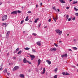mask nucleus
Listing matches in <instances>:
<instances>
[{
  "label": "nucleus",
  "instance_id": "1",
  "mask_svg": "<svg viewBox=\"0 0 78 78\" xmlns=\"http://www.w3.org/2000/svg\"><path fill=\"white\" fill-rule=\"evenodd\" d=\"M55 31L57 34H58L59 35H61L62 34V31H61L59 29L56 30Z\"/></svg>",
  "mask_w": 78,
  "mask_h": 78
},
{
  "label": "nucleus",
  "instance_id": "2",
  "mask_svg": "<svg viewBox=\"0 0 78 78\" xmlns=\"http://www.w3.org/2000/svg\"><path fill=\"white\" fill-rule=\"evenodd\" d=\"M7 18H8V16L7 15L4 16L2 18V21H5V20L7 19Z\"/></svg>",
  "mask_w": 78,
  "mask_h": 78
},
{
  "label": "nucleus",
  "instance_id": "3",
  "mask_svg": "<svg viewBox=\"0 0 78 78\" xmlns=\"http://www.w3.org/2000/svg\"><path fill=\"white\" fill-rule=\"evenodd\" d=\"M11 31H8L7 32L6 34V38H7V39H8V38H9V35Z\"/></svg>",
  "mask_w": 78,
  "mask_h": 78
},
{
  "label": "nucleus",
  "instance_id": "4",
  "mask_svg": "<svg viewBox=\"0 0 78 78\" xmlns=\"http://www.w3.org/2000/svg\"><path fill=\"white\" fill-rule=\"evenodd\" d=\"M19 67L18 66H16L13 69V71H15L16 70L19 69Z\"/></svg>",
  "mask_w": 78,
  "mask_h": 78
},
{
  "label": "nucleus",
  "instance_id": "5",
  "mask_svg": "<svg viewBox=\"0 0 78 78\" xmlns=\"http://www.w3.org/2000/svg\"><path fill=\"white\" fill-rule=\"evenodd\" d=\"M56 48H52L50 49V51H56Z\"/></svg>",
  "mask_w": 78,
  "mask_h": 78
},
{
  "label": "nucleus",
  "instance_id": "6",
  "mask_svg": "<svg viewBox=\"0 0 78 78\" xmlns=\"http://www.w3.org/2000/svg\"><path fill=\"white\" fill-rule=\"evenodd\" d=\"M38 64H37V66H39L40 64H41V60L40 59H39L38 60Z\"/></svg>",
  "mask_w": 78,
  "mask_h": 78
},
{
  "label": "nucleus",
  "instance_id": "7",
  "mask_svg": "<svg viewBox=\"0 0 78 78\" xmlns=\"http://www.w3.org/2000/svg\"><path fill=\"white\" fill-rule=\"evenodd\" d=\"M30 56L31 58V60H33L34 59V58H35V56L34 55H30Z\"/></svg>",
  "mask_w": 78,
  "mask_h": 78
},
{
  "label": "nucleus",
  "instance_id": "8",
  "mask_svg": "<svg viewBox=\"0 0 78 78\" xmlns=\"http://www.w3.org/2000/svg\"><path fill=\"white\" fill-rule=\"evenodd\" d=\"M11 14H17V11H13L11 13Z\"/></svg>",
  "mask_w": 78,
  "mask_h": 78
},
{
  "label": "nucleus",
  "instance_id": "9",
  "mask_svg": "<svg viewBox=\"0 0 78 78\" xmlns=\"http://www.w3.org/2000/svg\"><path fill=\"white\" fill-rule=\"evenodd\" d=\"M45 72V68H44L43 69V71L42 73H41V74L42 75H43V74H44Z\"/></svg>",
  "mask_w": 78,
  "mask_h": 78
},
{
  "label": "nucleus",
  "instance_id": "10",
  "mask_svg": "<svg viewBox=\"0 0 78 78\" xmlns=\"http://www.w3.org/2000/svg\"><path fill=\"white\" fill-rule=\"evenodd\" d=\"M23 62L24 63H27L28 62V61L26 60L25 58H24L23 60Z\"/></svg>",
  "mask_w": 78,
  "mask_h": 78
},
{
  "label": "nucleus",
  "instance_id": "11",
  "mask_svg": "<svg viewBox=\"0 0 78 78\" xmlns=\"http://www.w3.org/2000/svg\"><path fill=\"white\" fill-rule=\"evenodd\" d=\"M46 62H48V64L49 65H50L51 64V61L49 60H46Z\"/></svg>",
  "mask_w": 78,
  "mask_h": 78
},
{
  "label": "nucleus",
  "instance_id": "12",
  "mask_svg": "<svg viewBox=\"0 0 78 78\" xmlns=\"http://www.w3.org/2000/svg\"><path fill=\"white\" fill-rule=\"evenodd\" d=\"M3 72L4 73H7V72H8L7 69L6 68H5V69L4 70Z\"/></svg>",
  "mask_w": 78,
  "mask_h": 78
},
{
  "label": "nucleus",
  "instance_id": "13",
  "mask_svg": "<svg viewBox=\"0 0 78 78\" xmlns=\"http://www.w3.org/2000/svg\"><path fill=\"white\" fill-rule=\"evenodd\" d=\"M59 2H60L61 3H65V1L63 0H59Z\"/></svg>",
  "mask_w": 78,
  "mask_h": 78
},
{
  "label": "nucleus",
  "instance_id": "14",
  "mask_svg": "<svg viewBox=\"0 0 78 78\" xmlns=\"http://www.w3.org/2000/svg\"><path fill=\"white\" fill-rule=\"evenodd\" d=\"M37 45H39V46H40L41 45V43H40L39 41L37 42Z\"/></svg>",
  "mask_w": 78,
  "mask_h": 78
},
{
  "label": "nucleus",
  "instance_id": "15",
  "mask_svg": "<svg viewBox=\"0 0 78 78\" xmlns=\"http://www.w3.org/2000/svg\"><path fill=\"white\" fill-rule=\"evenodd\" d=\"M39 19L38 18H37L36 19H35L34 21V23H36L37 22V20H39Z\"/></svg>",
  "mask_w": 78,
  "mask_h": 78
},
{
  "label": "nucleus",
  "instance_id": "16",
  "mask_svg": "<svg viewBox=\"0 0 78 78\" xmlns=\"http://www.w3.org/2000/svg\"><path fill=\"white\" fill-rule=\"evenodd\" d=\"M29 20V19H28V16H27L26 17L25 20V21H28Z\"/></svg>",
  "mask_w": 78,
  "mask_h": 78
},
{
  "label": "nucleus",
  "instance_id": "17",
  "mask_svg": "<svg viewBox=\"0 0 78 78\" xmlns=\"http://www.w3.org/2000/svg\"><path fill=\"white\" fill-rule=\"evenodd\" d=\"M20 77H24V75L23 74H21L20 75Z\"/></svg>",
  "mask_w": 78,
  "mask_h": 78
},
{
  "label": "nucleus",
  "instance_id": "18",
  "mask_svg": "<svg viewBox=\"0 0 78 78\" xmlns=\"http://www.w3.org/2000/svg\"><path fill=\"white\" fill-rule=\"evenodd\" d=\"M22 51H19L18 53H17V55H19V54H21V53H22Z\"/></svg>",
  "mask_w": 78,
  "mask_h": 78
},
{
  "label": "nucleus",
  "instance_id": "19",
  "mask_svg": "<svg viewBox=\"0 0 78 78\" xmlns=\"http://www.w3.org/2000/svg\"><path fill=\"white\" fill-rule=\"evenodd\" d=\"M73 50H77V48H76V47H73Z\"/></svg>",
  "mask_w": 78,
  "mask_h": 78
},
{
  "label": "nucleus",
  "instance_id": "20",
  "mask_svg": "<svg viewBox=\"0 0 78 78\" xmlns=\"http://www.w3.org/2000/svg\"><path fill=\"white\" fill-rule=\"evenodd\" d=\"M30 48H28V47H27L26 48H24V50H28Z\"/></svg>",
  "mask_w": 78,
  "mask_h": 78
},
{
  "label": "nucleus",
  "instance_id": "21",
  "mask_svg": "<svg viewBox=\"0 0 78 78\" xmlns=\"http://www.w3.org/2000/svg\"><path fill=\"white\" fill-rule=\"evenodd\" d=\"M64 56L65 58H67V54H65L64 55Z\"/></svg>",
  "mask_w": 78,
  "mask_h": 78
},
{
  "label": "nucleus",
  "instance_id": "22",
  "mask_svg": "<svg viewBox=\"0 0 78 78\" xmlns=\"http://www.w3.org/2000/svg\"><path fill=\"white\" fill-rule=\"evenodd\" d=\"M52 9H54V10H55V11H56V7H55V6H54L52 8Z\"/></svg>",
  "mask_w": 78,
  "mask_h": 78
},
{
  "label": "nucleus",
  "instance_id": "23",
  "mask_svg": "<svg viewBox=\"0 0 78 78\" xmlns=\"http://www.w3.org/2000/svg\"><path fill=\"white\" fill-rule=\"evenodd\" d=\"M58 71V69L56 68L55 69V73H56L57 72V71Z\"/></svg>",
  "mask_w": 78,
  "mask_h": 78
},
{
  "label": "nucleus",
  "instance_id": "24",
  "mask_svg": "<svg viewBox=\"0 0 78 78\" xmlns=\"http://www.w3.org/2000/svg\"><path fill=\"white\" fill-rule=\"evenodd\" d=\"M32 35H33V36H37V34H35L34 33H33L32 34Z\"/></svg>",
  "mask_w": 78,
  "mask_h": 78
},
{
  "label": "nucleus",
  "instance_id": "25",
  "mask_svg": "<svg viewBox=\"0 0 78 78\" xmlns=\"http://www.w3.org/2000/svg\"><path fill=\"white\" fill-rule=\"evenodd\" d=\"M53 20H54V21L55 22H56V19H55V18L54 17H53Z\"/></svg>",
  "mask_w": 78,
  "mask_h": 78
},
{
  "label": "nucleus",
  "instance_id": "26",
  "mask_svg": "<svg viewBox=\"0 0 78 78\" xmlns=\"http://www.w3.org/2000/svg\"><path fill=\"white\" fill-rule=\"evenodd\" d=\"M77 3V1H74L73 3V4H76Z\"/></svg>",
  "mask_w": 78,
  "mask_h": 78
},
{
  "label": "nucleus",
  "instance_id": "27",
  "mask_svg": "<svg viewBox=\"0 0 78 78\" xmlns=\"http://www.w3.org/2000/svg\"><path fill=\"white\" fill-rule=\"evenodd\" d=\"M6 25V23H3L2 24V26H3L4 25Z\"/></svg>",
  "mask_w": 78,
  "mask_h": 78
},
{
  "label": "nucleus",
  "instance_id": "28",
  "mask_svg": "<svg viewBox=\"0 0 78 78\" xmlns=\"http://www.w3.org/2000/svg\"><path fill=\"white\" fill-rule=\"evenodd\" d=\"M57 76H58V75H55V76H54V78H57Z\"/></svg>",
  "mask_w": 78,
  "mask_h": 78
},
{
  "label": "nucleus",
  "instance_id": "29",
  "mask_svg": "<svg viewBox=\"0 0 78 78\" xmlns=\"http://www.w3.org/2000/svg\"><path fill=\"white\" fill-rule=\"evenodd\" d=\"M74 9H75V10L76 11H78V9H76V7H74Z\"/></svg>",
  "mask_w": 78,
  "mask_h": 78
},
{
  "label": "nucleus",
  "instance_id": "30",
  "mask_svg": "<svg viewBox=\"0 0 78 78\" xmlns=\"http://www.w3.org/2000/svg\"><path fill=\"white\" fill-rule=\"evenodd\" d=\"M24 22V21L23 20L21 21L20 24H22L23 23V22Z\"/></svg>",
  "mask_w": 78,
  "mask_h": 78
},
{
  "label": "nucleus",
  "instance_id": "31",
  "mask_svg": "<svg viewBox=\"0 0 78 78\" xmlns=\"http://www.w3.org/2000/svg\"><path fill=\"white\" fill-rule=\"evenodd\" d=\"M19 50V48H18L16 49V53H17V51Z\"/></svg>",
  "mask_w": 78,
  "mask_h": 78
},
{
  "label": "nucleus",
  "instance_id": "32",
  "mask_svg": "<svg viewBox=\"0 0 78 78\" xmlns=\"http://www.w3.org/2000/svg\"><path fill=\"white\" fill-rule=\"evenodd\" d=\"M17 12L18 14H20L21 12V11L20 10H18Z\"/></svg>",
  "mask_w": 78,
  "mask_h": 78
},
{
  "label": "nucleus",
  "instance_id": "33",
  "mask_svg": "<svg viewBox=\"0 0 78 78\" xmlns=\"http://www.w3.org/2000/svg\"><path fill=\"white\" fill-rule=\"evenodd\" d=\"M32 51L33 52H36V51H35L34 49H32Z\"/></svg>",
  "mask_w": 78,
  "mask_h": 78
},
{
  "label": "nucleus",
  "instance_id": "34",
  "mask_svg": "<svg viewBox=\"0 0 78 78\" xmlns=\"http://www.w3.org/2000/svg\"><path fill=\"white\" fill-rule=\"evenodd\" d=\"M41 24H38V28H39V27H41Z\"/></svg>",
  "mask_w": 78,
  "mask_h": 78
},
{
  "label": "nucleus",
  "instance_id": "35",
  "mask_svg": "<svg viewBox=\"0 0 78 78\" xmlns=\"http://www.w3.org/2000/svg\"><path fill=\"white\" fill-rule=\"evenodd\" d=\"M69 16L68 15H67L66 16V18H69Z\"/></svg>",
  "mask_w": 78,
  "mask_h": 78
},
{
  "label": "nucleus",
  "instance_id": "36",
  "mask_svg": "<svg viewBox=\"0 0 78 78\" xmlns=\"http://www.w3.org/2000/svg\"><path fill=\"white\" fill-rule=\"evenodd\" d=\"M51 19H49V20H48V22H51Z\"/></svg>",
  "mask_w": 78,
  "mask_h": 78
},
{
  "label": "nucleus",
  "instance_id": "37",
  "mask_svg": "<svg viewBox=\"0 0 78 78\" xmlns=\"http://www.w3.org/2000/svg\"><path fill=\"white\" fill-rule=\"evenodd\" d=\"M72 20H75V17H74L72 19Z\"/></svg>",
  "mask_w": 78,
  "mask_h": 78
},
{
  "label": "nucleus",
  "instance_id": "38",
  "mask_svg": "<svg viewBox=\"0 0 78 78\" xmlns=\"http://www.w3.org/2000/svg\"><path fill=\"white\" fill-rule=\"evenodd\" d=\"M62 74H63V75H66V73L64 72L62 73Z\"/></svg>",
  "mask_w": 78,
  "mask_h": 78
},
{
  "label": "nucleus",
  "instance_id": "39",
  "mask_svg": "<svg viewBox=\"0 0 78 78\" xmlns=\"http://www.w3.org/2000/svg\"><path fill=\"white\" fill-rule=\"evenodd\" d=\"M70 20H71V18H69L68 21H70Z\"/></svg>",
  "mask_w": 78,
  "mask_h": 78
},
{
  "label": "nucleus",
  "instance_id": "40",
  "mask_svg": "<svg viewBox=\"0 0 78 78\" xmlns=\"http://www.w3.org/2000/svg\"><path fill=\"white\" fill-rule=\"evenodd\" d=\"M61 57L62 58H63V57H64V55H61Z\"/></svg>",
  "mask_w": 78,
  "mask_h": 78
},
{
  "label": "nucleus",
  "instance_id": "41",
  "mask_svg": "<svg viewBox=\"0 0 78 78\" xmlns=\"http://www.w3.org/2000/svg\"><path fill=\"white\" fill-rule=\"evenodd\" d=\"M69 51H72V50L70 49H69Z\"/></svg>",
  "mask_w": 78,
  "mask_h": 78
},
{
  "label": "nucleus",
  "instance_id": "42",
  "mask_svg": "<svg viewBox=\"0 0 78 78\" xmlns=\"http://www.w3.org/2000/svg\"><path fill=\"white\" fill-rule=\"evenodd\" d=\"M27 62H28V64H31V62H30L27 61Z\"/></svg>",
  "mask_w": 78,
  "mask_h": 78
},
{
  "label": "nucleus",
  "instance_id": "43",
  "mask_svg": "<svg viewBox=\"0 0 78 78\" xmlns=\"http://www.w3.org/2000/svg\"><path fill=\"white\" fill-rule=\"evenodd\" d=\"M75 15L76 16H78V13H76L75 14Z\"/></svg>",
  "mask_w": 78,
  "mask_h": 78
},
{
  "label": "nucleus",
  "instance_id": "44",
  "mask_svg": "<svg viewBox=\"0 0 78 78\" xmlns=\"http://www.w3.org/2000/svg\"><path fill=\"white\" fill-rule=\"evenodd\" d=\"M55 45V46H56V47H58V45H57V44H54Z\"/></svg>",
  "mask_w": 78,
  "mask_h": 78
},
{
  "label": "nucleus",
  "instance_id": "45",
  "mask_svg": "<svg viewBox=\"0 0 78 78\" xmlns=\"http://www.w3.org/2000/svg\"><path fill=\"white\" fill-rule=\"evenodd\" d=\"M37 7H38V5L37 4L36 5V8H37Z\"/></svg>",
  "mask_w": 78,
  "mask_h": 78
},
{
  "label": "nucleus",
  "instance_id": "46",
  "mask_svg": "<svg viewBox=\"0 0 78 78\" xmlns=\"http://www.w3.org/2000/svg\"><path fill=\"white\" fill-rule=\"evenodd\" d=\"M65 74H66V75H69V73H65Z\"/></svg>",
  "mask_w": 78,
  "mask_h": 78
},
{
  "label": "nucleus",
  "instance_id": "47",
  "mask_svg": "<svg viewBox=\"0 0 78 78\" xmlns=\"http://www.w3.org/2000/svg\"><path fill=\"white\" fill-rule=\"evenodd\" d=\"M31 11H29L28 12V13H31Z\"/></svg>",
  "mask_w": 78,
  "mask_h": 78
},
{
  "label": "nucleus",
  "instance_id": "48",
  "mask_svg": "<svg viewBox=\"0 0 78 78\" xmlns=\"http://www.w3.org/2000/svg\"><path fill=\"white\" fill-rule=\"evenodd\" d=\"M3 70V68H0V70Z\"/></svg>",
  "mask_w": 78,
  "mask_h": 78
},
{
  "label": "nucleus",
  "instance_id": "49",
  "mask_svg": "<svg viewBox=\"0 0 78 78\" xmlns=\"http://www.w3.org/2000/svg\"><path fill=\"white\" fill-rule=\"evenodd\" d=\"M66 9H69V7H66Z\"/></svg>",
  "mask_w": 78,
  "mask_h": 78
},
{
  "label": "nucleus",
  "instance_id": "50",
  "mask_svg": "<svg viewBox=\"0 0 78 78\" xmlns=\"http://www.w3.org/2000/svg\"><path fill=\"white\" fill-rule=\"evenodd\" d=\"M3 67V65H2L1 66H0V67L1 68H2V67Z\"/></svg>",
  "mask_w": 78,
  "mask_h": 78
},
{
  "label": "nucleus",
  "instance_id": "51",
  "mask_svg": "<svg viewBox=\"0 0 78 78\" xmlns=\"http://www.w3.org/2000/svg\"><path fill=\"white\" fill-rule=\"evenodd\" d=\"M57 10H58V12H59V11H60L59 10V9H58Z\"/></svg>",
  "mask_w": 78,
  "mask_h": 78
},
{
  "label": "nucleus",
  "instance_id": "52",
  "mask_svg": "<svg viewBox=\"0 0 78 78\" xmlns=\"http://www.w3.org/2000/svg\"><path fill=\"white\" fill-rule=\"evenodd\" d=\"M13 59H16V57H13Z\"/></svg>",
  "mask_w": 78,
  "mask_h": 78
},
{
  "label": "nucleus",
  "instance_id": "53",
  "mask_svg": "<svg viewBox=\"0 0 78 78\" xmlns=\"http://www.w3.org/2000/svg\"><path fill=\"white\" fill-rule=\"evenodd\" d=\"M41 6H42V3H40Z\"/></svg>",
  "mask_w": 78,
  "mask_h": 78
},
{
  "label": "nucleus",
  "instance_id": "54",
  "mask_svg": "<svg viewBox=\"0 0 78 78\" xmlns=\"http://www.w3.org/2000/svg\"><path fill=\"white\" fill-rule=\"evenodd\" d=\"M58 16H56V20H57L58 19Z\"/></svg>",
  "mask_w": 78,
  "mask_h": 78
},
{
  "label": "nucleus",
  "instance_id": "55",
  "mask_svg": "<svg viewBox=\"0 0 78 78\" xmlns=\"http://www.w3.org/2000/svg\"><path fill=\"white\" fill-rule=\"evenodd\" d=\"M2 4V2H0V5H1Z\"/></svg>",
  "mask_w": 78,
  "mask_h": 78
},
{
  "label": "nucleus",
  "instance_id": "56",
  "mask_svg": "<svg viewBox=\"0 0 78 78\" xmlns=\"http://www.w3.org/2000/svg\"><path fill=\"white\" fill-rule=\"evenodd\" d=\"M9 74H10L9 73H7L8 75H9Z\"/></svg>",
  "mask_w": 78,
  "mask_h": 78
},
{
  "label": "nucleus",
  "instance_id": "57",
  "mask_svg": "<svg viewBox=\"0 0 78 78\" xmlns=\"http://www.w3.org/2000/svg\"><path fill=\"white\" fill-rule=\"evenodd\" d=\"M76 41V39H74V41Z\"/></svg>",
  "mask_w": 78,
  "mask_h": 78
},
{
  "label": "nucleus",
  "instance_id": "58",
  "mask_svg": "<svg viewBox=\"0 0 78 78\" xmlns=\"http://www.w3.org/2000/svg\"><path fill=\"white\" fill-rule=\"evenodd\" d=\"M72 0H69V2H72Z\"/></svg>",
  "mask_w": 78,
  "mask_h": 78
},
{
  "label": "nucleus",
  "instance_id": "59",
  "mask_svg": "<svg viewBox=\"0 0 78 78\" xmlns=\"http://www.w3.org/2000/svg\"><path fill=\"white\" fill-rule=\"evenodd\" d=\"M66 20H68V18H66Z\"/></svg>",
  "mask_w": 78,
  "mask_h": 78
},
{
  "label": "nucleus",
  "instance_id": "60",
  "mask_svg": "<svg viewBox=\"0 0 78 78\" xmlns=\"http://www.w3.org/2000/svg\"><path fill=\"white\" fill-rule=\"evenodd\" d=\"M9 65H11V63H9Z\"/></svg>",
  "mask_w": 78,
  "mask_h": 78
},
{
  "label": "nucleus",
  "instance_id": "61",
  "mask_svg": "<svg viewBox=\"0 0 78 78\" xmlns=\"http://www.w3.org/2000/svg\"><path fill=\"white\" fill-rule=\"evenodd\" d=\"M23 33H25V31H23Z\"/></svg>",
  "mask_w": 78,
  "mask_h": 78
},
{
  "label": "nucleus",
  "instance_id": "62",
  "mask_svg": "<svg viewBox=\"0 0 78 78\" xmlns=\"http://www.w3.org/2000/svg\"><path fill=\"white\" fill-rule=\"evenodd\" d=\"M47 28V26L44 27V28Z\"/></svg>",
  "mask_w": 78,
  "mask_h": 78
},
{
  "label": "nucleus",
  "instance_id": "63",
  "mask_svg": "<svg viewBox=\"0 0 78 78\" xmlns=\"http://www.w3.org/2000/svg\"><path fill=\"white\" fill-rule=\"evenodd\" d=\"M5 51H6V52H7V51H8V50H6Z\"/></svg>",
  "mask_w": 78,
  "mask_h": 78
},
{
  "label": "nucleus",
  "instance_id": "64",
  "mask_svg": "<svg viewBox=\"0 0 78 78\" xmlns=\"http://www.w3.org/2000/svg\"><path fill=\"white\" fill-rule=\"evenodd\" d=\"M21 78H24V77H21Z\"/></svg>",
  "mask_w": 78,
  "mask_h": 78
}]
</instances>
